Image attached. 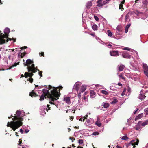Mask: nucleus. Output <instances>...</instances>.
I'll return each instance as SVG.
<instances>
[{
    "label": "nucleus",
    "mask_w": 148,
    "mask_h": 148,
    "mask_svg": "<svg viewBox=\"0 0 148 148\" xmlns=\"http://www.w3.org/2000/svg\"><path fill=\"white\" fill-rule=\"evenodd\" d=\"M136 129L137 130H140V127H137L136 128Z\"/></svg>",
    "instance_id": "nucleus-48"
},
{
    "label": "nucleus",
    "mask_w": 148,
    "mask_h": 148,
    "mask_svg": "<svg viewBox=\"0 0 148 148\" xmlns=\"http://www.w3.org/2000/svg\"><path fill=\"white\" fill-rule=\"evenodd\" d=\"M25 54V53H21L20 56H21V58H22V57H23L24 56V55Z\"/></svg>",
    "instance_id": "nucleus-44"
},
{
    "label": "nucleus",
    "mask_w": 148,
    "mask_h": 148,
    "mask_svg": "<svg viewBox=\"0 0 148 148\" xmlns=\"http://www.w3.org/2000/svg\"><path fill=\"white\" fill-rule=\"evenodd\" d=\"M88 117L87 114L84 117L85 119H86L87 117Z\"/></svg>",
    "instance_id": "nucleus-63"
},
{
    "label": "nucleus",
    "mask_w": 148,
    "mask_h": 148,
    "mask_svg": "<svg viewBox=\"0 0 148 148\" xmlns=\"http://www.w3.org/2000/svg\"><path fill=\"white\" fill-rule=\"evenodd\" d=\"M92 3L91 1H88L86 5L87 8H89L92 6Z\"/></svg>",
    "instance_id": "nucleus-16"
},
{
    "label": "nucleus",
    "mask_w": 148,
    "mask_h": 148,
    "mask_svg": "<svg viewBox=\"0 0 148 148\" xmlns=\"http://www.w3.org/2000/svg\"><path fill=\"white\" fill-rule=\"evenodd\" d=\"M97 3L98 4L97 5L98 6L101 7L103 5V4L101 3V2Z\"/></svg>",
    "instance_id": "nucleus-34"
},
{
    "label": "nucleus",
    "mask_w": 148,
    "mask_h": 148,
    "mask_svg": "<svg viewBox=\"0 0 148 148\" xmlns=\"http://www.w3.org/2000/svg\"><path fill=\"white\" fill-rule=\"evenodd\" d=\"M29 130H25V131L26 133H27L29 132Z\"/></svg>",
    "instance_id": "nucleus-59"
},
{
    "label": "nucleus",
    "mask_w": 148,
    "mask_h": 148,
    "mask_svg": "<svg viewBox=\"0 0 148 148\" xmlns=\"http://www.w3.org/2000/svg\"><path fill=\"white\" fill-rule=\"evenodd\" d=\"M35 95V93L34 92H32L30 93L29 95L32 97L34 96Z\"/></svg>",
    "instance_id": "nucleus-40"
},
{
    "label": "nucleus",
    "mask_w": 148,
    "mask_h": 148,
    "mask_svg": "<svg viewBox=\"0 0 148 148\" xmlns=\"http://www.w3.org/2000/svg\"><path fill=\"white\" fill-rule=\"evenodd\" d=\"M84 119H84V117H83L81 118L79 120L81 121H84Z\"/></svg>",
    "instance_id": "nucleus-45"
},
{
    "label": "nucleus",
    "mask_w": 148,
    "mask_h": 148,
    "mask_svg": "<svg viewBox=\"0 0 148 148\" xmlns=\"http://www.w3.org/2000/svg\"><path fill=\"white\" fill-rule=\"evenodd\" d=\"M128 139V137L126 136H124L122 137L121 138L122 140H127Z\"/></svg>",
    "instance_id": "nucleus-27"
},
{
    "label": "nucleus",
    "mask_w": 148,
    "mask_h": 148,
    "mask_svg": "<svg viewBox=\"0 0 148 148\" xmlns=\"http://www.w3.org/2000/svg\"><path fill=\"white\" fill-rule=\"evenodd\" d=\"M92 28L94 30H96L97 29V26L96 25H94L92 26Z\"/></svg>",
    "instance_id": "nucleus-25"
},
{
    "label": "nucleus",
    "mask_w": 148,
    "mask_h": 148,
    "mask_svg": "<svg viewBox=\"0 0 148 148\" xmlns=\"http://www.w3.org/2000/svg\"><path fill=\"white\" fill-rule=\"evenodd\" d=\"M42 71H39V74L40 76L42 77Z\"/></svg>",
    "instance_id": "nucleus-47"
},
{
    "label": "nucleus",
    "mask_w": 148,
    "mask_h": 148,
    "mask_svg": "<svg viewBox=\"0 0 148 148\" xmlns=\"http://www.w3.org/2000/svg\"><path fill=\"white\" fill-rule=\"evenodd\" d=\"M86 85H82L81 87V92H84L86 89Z\"/></svg>",
    "instance_id": "nucleus-17"
},
{
    "label": "nucleus",
    "mask_w": 148,
    "mask_h": 148,
    "mask_svg": "<svg viewBox=\"0 0 148 148\" xmlns=\"http://www.w3.org/2000/svg\"><path fill=\"white\" fill-rule=\"evenodd\" d=\"M130 24H128L127 25L125 28L128 29L130 27Z\"/></svg>",
    "instance_id": "nucleus-46"
},
{
    "label": "nucleus",
    "mask_w": 148,
    "mask_h": 148,
    "mask_svg": "<svg viewBox=\"0 0 148 148\" xmlns=\"http://www.w3.org/2000/svg\"><path fill=\"white\" fill-rule=\"evenodd\" d=\"M129 18V14H126L125 16V20L126 21H128V20Z\"/></svg>",
    "instance_id": "nucleus-31"
},
{
    "label": "nucleus",
    "mask_w": 148,
    "mask_h": 148,
    "mask_svg": "<svg viewBox=\"0 0 148 148\" xmlns=\"http://www.w3.org/2000/svg\"><path fill=\"white\" fill-rule=\"evenodd\" d=\"M125 0H123V1L121 2V3L122 4H124V3H125Z\"/></svg>",
    "instance_id": "nucleus-54"
},
{
    "label": "nucleus",
    "mask_w": 148,
    "mask_h": 148,
    "mask_svg": "<svg viewBox=\"0 0 148 148\" xmlns=\"http://www.w3.org/2000/svg\"><path fill=\"white\" fill-rule=\"evenodd\" d=\"M20 132L22 134H23V130L21 129L19 130Z\"/></svg>",
    "instance_id": "nucleus-51"
},
{
    "label": "nucleus",
    "mask_w": 148,
    "mask_h": 148,
    "mask_svg": "<svg viewBox=\"0 0 148 148\" xmlns=\"http://www.w3.org/2000/svg\"><path fill=\"white\" fill-rule=\"evenodd\" d=\"M21 140V139H20L19 140V145H20L22 143V141Z\"/></svg>",
    "instance_id": "nucleus-52"
},
{
    "label": "nucleus",
    "mask_w": 148,
    "mask_h": 148,
    "mask_svg": "<svg viewBox=\"0 0 148 148\" xmlns=\"http://www.w3.org/2000/svg\"><path fill=\"white\" fill-rule=\"evenodd\" d=\"M44 53L43 52H41L40 53V54H41V55H40V56H44Z\"/></svg>",
    "instance_id": "nucleus-53"
},
{
    "label": "nucleus",
    "mask_w": 148,
    "mask_h": 148,
    "mask_svg": "<svg viewBox=\"0 0 148 148\" xmlns=\"http://www.w3.org/2000/svg\"><path fill=\"white\" fill-rule=\"evenodd\" d=\"M27 47H26V46H24V47H22V49H26V48H27Z\"/></svg>",
    "instance_id": "nucleus-57"
},
{
    "label": "nucleus",
    "mask_w": 148,
    "mask_h": 148,
    "mask_svg": "<svg viewBox=\"0 0 148 148\" xmlns=\"http://www.w3.org/2000/svg\"><path fill=\"white\" fill-rule=\"evenodd\" d=\"M28 71L29 73H35L37 70V69H36L34 67V64H32L31 66H28L27 67Z\"/></svg>",
    "instance_id": "nucleus-7"
},
{
    "label": "nucleus",
    "mask_w": 148,
    "mask_h": 148,
    "mask_svg": "<svg viewBox=\"0 0 148 148\" xmlns=\"http://www.w3.org/2000/svg\"><path fill=\"white\" fill-rule=\"evenodd\" d=\"M90 97L91 98H93L96 96V93L93 90H90Z\"/></svg>",
    "instance_id": "nucleus-15"
},
{
    "label": "nucleus",
    "mask_w": 148,
    "mask_h": 148,
    "mask_svg": "<svg viewBox=\"0 0 148 148\" xmlns=\"http://www.w3.org/2000/svg\"><path fill=\"white\" fill-rule=\"evenodd\" d=\"M116 147L117 148H122L121 147H120L119 146L117 145L116 146Z\"/></svg>",
    "instance_id": "nucleus-62"
},
{
    "label": "nucleus",
    "mask_w": 148,
    "mask_h": 148,
    "mask_svg": "<svg viewBox=\"0 0 148 148\" xmlns=\"http://www.w3.org/2000/svg\"><path fill=\"white\" fill-rule=\"evenodd\" d=\"M98 134H99V133L97 132H94L92 134V135L95 136L98 135Z\"/></svg>",
    "instance_id": "nucleus-38"
},
{
    "label": "nucleus",
    "mask_w": 148,
    "mask_h": 148,
    "mask_svg": "<svg viewBox=\"0 0 148 148\" xmlns=\"http://www.w3.org/2000/svg\"><path fill=\"white\" fill-rule=\"evenodd\" d=\"M148 124V120H146L144 122L142 123L141 125L143 126H145V125Z\"/></svg>",
    "instance_id": "nucleus-23"
},
{
    "label": "nucleus",
    "mask_w": 148,
    "mask_h": 148,
    "mask_svg": "<svg viewBox=\"0 0 148 148\" xmlns=\"http://www.w3.org/2000/svg\"><path fill=\"white\" fill-rule=\"evenodd\" d=\"M143 67L145 75L148 78V66L145 63H143Z\"/></svg>",
    "instance_id": "nucleus-8"
},
{
    "label": "nucleus",
    "mask_w": 148,
    "mask_h": 148,
    "mask_svg": "<svg viewBox=\"0 0 148 148\" xmlns=\"http://www.w3.org/2000/svg\"><path fill=\"white\" fill-rule=\"evenodd\" d=\"M50 108L48 104H47V106H42L40 108V115L43 116H45L46 114L45 111H47L48 110L50 109Z\"/></svg>",
    "instance_id": "nucleus-6"
},
{
    "label": "nucleus",
    "mask_w": 148,
    "mask_h": 148,
    "mask_svg": "<svg viewBox=\"0 0 148 148\" xmlns=\"http://www.w3.org/2000/svg\"><path fill=\"white\" fill-rule=\"evenodd\" d=\"M50 88L49 91L47 89H44L42 90L43 94L40 96V98L39 99L40 101H42L44 100V98L46 96L49 99V103L51 104H54V102L56 101L58 98V97L60 95V93L58 92L57 89L58 87H53L52 88V90H50L51 89V86H49Z\"/></svg>",
    "instance_id": "nucleus-1"
},
{
    "label": "nucleus",
    "mask_w": 148,
    "mask_h": 148,
    "mask_svg": "<svg viewBox=\"0 0 148 148\" xmlns=\"http://www.w3.org/2000/svg\"><path fill=\"white\" fill-rule=\"evenodd\" d=\"M101 92L102 94H105V95H107L108 94V92L107 91L105 90H101Z\"/></svg>",
    "instance_id": "nucleus-28"
},
{
    "label": "nucleus",
    "mask_w": 148,
    "mask_h": 148,
    "mask_svg": "<svg viewBox=\"0 0 148 148\" xmlns=\"http://www.w3.org/2000/svg\"><path fill=\"white\" fill-rule=\"evenodd\" d=\"M33 74L31 73H27L25 72V76H24L23 74H22L21 75V77H25L27 79V80H29L30 82L32 83L33 81V79L32 78H31V77L33 76Z\"/></svg>",
    "instance_id": "nucleus-5"
},
{
    "label": "nucleus",
    "mask_w": 148,
    "mask_h": 148,
    "mask_svg": "<svg viewBox=\"0 0 148 148\" xmlns=\"http://www.w3.org/2000/svg\"><path fill=\"white\" fill-rule=\"evenodd\" d=\"M64 101L68 104H69L71 103L70 97L64 96Z\"/></svg>",
    "instance_id": "nucleus-11"
},
{
    "label": "nucleus",
    "mask_w": 148,
    "mask_h": 148,
    "mask_svg": "<svg viewBox=\"0 0 148 148\" xmlns=\"http://www.w3.org/2000/svg\"><path fill=\"white\" fill-rule=\"evenodd\" d=\"M78 143L79 144H82L83 143V141L82 139H80L78 141Z\"/></svg>",
    "instance_id": "nucleus-37"
},
{
    "label": "nucleus",
    "mask_w": 148,
    "mask_h": 148,
    "mask_svg": "<svg viewBox=\"0 0 148 148\" xmlns=\"http://www.w3.org/2000/svg\"><path fill=\"white\" fill-rule=\"evenodd\" d=\"M81 84V83L80 82H77L75 83L74 86V89H75L77 92H78Z\"/></svg>",
    "instance_id": "nucleus-9"
},
{
    "label": "nucleus",
    "mask_w": 148,
    "mask_h": 148,
    "mask_svg": "<svg viewBox=\"0 0 148 148\" xmlns=\"http://www.w3.org/2000/svg\"><path fill=\"white\" fill-rule=\"evenodd\" d=\"M10 32V30L9 28H6L4 30V33L5 35L1 33L0 34V44H2L4 43L6 41L8 42V40H13L14 42H15V40L14 39H11L8 38V34Z\"/></svg>",
    "instance_id": "nucleus-3"
},
{
    "label": "nucleus",
    "mask_w": 148,
    "mask_h": 148,
    "mask_svg": "<svg viewBox=\"0 0 148 148\" xmlns=\"http://www.w3.org/2000/svg\"><path fill=\"white\" fill-rule=\"evenodd\" d=\"M118 85L120 86H122V84L120 83H118Z\"/></svg>",
    "instance_id": "nucleus-60"
},
{
    "label": "nucleus",
    "mask_w": 148,
    "mask_h": 148,
    "mask_svg": "<svg viewBox=\"0 0 148 148\" xmlns=\"http://www.w3.org/2000/svg\"><path fill=\"white\" fill-rule=\"evenodd\" d=\"M91 121H93L92 119L91 118H90V119H87L86 121L88 123H90V122Z\"/></svg>",
    "instance_id": "nucleus-41"
},
{
    "label": "nucleus",
    "mask_w": 148,
    "mask_h": 148,
    "mask_svg": "<svg viewBox=\"0 0 148 148\" xmlns=\"http://www.w3.org/2000/svg\"><path fill=\"white\" fill-rule=\"evenodd\" d=\"M139 143V140L137 139H135L133 140L130 141L129 143L126 144L125 145L127 147L131 148L133 146V148H135V145H138Z\"/></svg>",
    "instance_id": "nucleus-4"
},
{
    "label": "nucleus",
    "mask_w": 148,
    "mask_h": 148,
    "mask_svg": "<svg viewBox=\"0 0 148 148\" xmlns=\"http://www.w3.org/2000/svg\"><path fill=\"white\" fill-rule=\"evenodd\" d=\"M109 104L106 102H103L102 105V106H103V107L105 108H108V107H109Z\"/></svg>",
    "instance_id": "nucleus-20"
},
{
    "label": "nucleus",
    "mask_w": 148,
    "mask_h": 148,
    "mask_svg": "<svg viewBox=\"0 0 148 148\" xmlns=\"http://www.w3.org/2000/svg\"><path fill=\"white\" fill-rule=\"evenodd\" d=\"M116 29L119 32H120L121 31V27L120 26H118L116 28Z\"/></svg>",
    "instance_id": "nucleus-33"
},
{
    "label": "nucleus",
    "mask_w": 148,
    "mask_h": 148,
    "mask_svg": "<svg viewBox=\"0 0 148 148\" xmlns=\"http://www.w3.org/2000/svg\"><path fill=\"white\" fill-rule=\"evenodd\" d=\"M119 78H122L123 80L125 79V78L122 75H119Z\"/></svg>",
    "instance_id": "nucleus-39"
},
{
    "label": "nucleus",
    "mask_w": 148,
    "mask_h": 148,
    "mask_svg": "<svg viewBox=\"0 0 148 148\" xmlns=\"http://www.w3.org/2000/svg\"><path fill=\"white\" fill-rule=\"evenodd\" d=\"M108 46L110 48L112 46V45L110 44H109L108 45Z\"/></svg>",
    "instance_id": "nucleus-61"
},
{
    "label": "nucleus",
    "mask_w": 148,
    "mask_h": 148,
    "mask_svg": "<svg viewBox=\"0 0 148 148\" xmlns=\"http://www.w3.org/2000/svg\"><path fill=\"white\" fill-rule=\"evenodd\" d=\"M95 124L99 127H100L101 125L100 121H96L95 122Z\"/></svg>",
    "instance_id": "nucleus-29"
},
{
    "label": "nucleus",
    "mask_w": 148,
    "mask_h": 148,
    "mask_svg": "<svg viewBox=\"0 0 148 148\" xmlns=\"http://www.w3.org/2000/svg\"><path fill=\"white\" fill-rule=\"evenodd\" d=\"M126 91V89H124L123 90V92H122V94H121V95H122V96H123L125 95V93Z\"/></svg>",
    "instance_id": "nucleus-35"
},
{
    "label": "nucleus",
    "mask_w": 148,
    "mask_h": 148,
    "mask_svg": "<svg viewBox=\"0 0 148 148\" xmlns=\"http://www.w3.org/2000/svg\"><path fill=\"white\" fill-rule=\"evenodd\" d=\"M88 101V99L85 97L84 96L83 98V100L82 102H81L79 100H78V103L79 105H81L82 104H85Z\"/></svg>",
    "instance_id": "nucleus-13"
},
{
    "label": "nucleus",
    "mask_w": 148,
    "mask_h": 148,
    "mask_svg": "<svg viewBox=\"0 0 148 148\" xmlns=\"http://www.w3.org/2000/svg\"><path fill=\"white\" fill-rule=\"evenodd\" d=\"M107 33L108 35L109 36L111 37L112 36V34L111 32V31L109 30H107Z\"/></svg>",
    "instance_id": "nucleus-24"
},
{
    "label": "nucleus",
    "mask_w": 148,
    "mask_h": 148,
    "mask_svg": "<svg viewBox=\"0 0 148 148\" xmlns=\"http://www.w3.org/2000/svg\"><path fill=\"white\" fill-rule=\"evenodd\" d=\"M122 55V57L125 58H133V57L132 56L127 53H123Z\"/></svg>",
    "instance_id": "nucleus-12"
},
{
    "label": "nucleus",
    "mask_w": 148,
    "mask_h": 148,
    "mask_svg": "<svg viewBox=\"0 0 148 148\" xmlns=\"http://www.w3.org/2000/svg\"><path fill=\"white\" fill-rule=\"evenodd\" d=\"M32 61L30 59H27L26 61V64L28 66L32 64Z\"/></svg>",
    "instance_id": "nucleus-21"
},
{
    "label": "nucleus",
    "mask_w": 148,
    "mask_h": 148,
    "mask_svg": "<svg viewBox=\"0 0 148 148\" xmlns=\"http://www.w3.org/2000/svg\"><path fill=\"white\" fill-rule=\"evenodd\" d=\"M110 0H106L103 2L102 4L103 5H106L109 3Z\"/></svg>",
    "instance_id": "nucleus-26"
},
{
    "label": "nucleus",
    "mask_w": 148,
    "mask_h": 148,
    "mask_svg": "<svg viewBox=\"0 0 148 148\" xmlns=\"http://www.w3.org/2000/svg\"><path fill=\"white\" fill-rule=\"evenodd\" d=\"M124 66L123 65H119L118 66V70L119 71H121L123 70L124 68Z\"/></svg>",
    "instance_id": "nucleus-18"
},
{
    "label": "nucleus",
    "mask_w": 148,
    "mask_h": 148,
    "mask_svg": "<svg viewBox=\"0 0 148 148\" xmlns=\"http://www.w3.org/2000/svg\"><path fill=\"white\" fill-rule=\"evenodd\" d=\"M70 139H71L72 140V141L73 142V141L74 140H75V139L73 138H72V137H70Z\"/></svg>",
    "instance_id": "nucleus-56"
},
{
    "label": "nucleus",
    "mask_w": 148,
    "mask_h": 148,
    "mask_svg": "<svg viewBox=\"0 0 148 148\" xmlns=\"http://www.w3.org/2000/svg\"><path fill=\"white\" fill-rule=\"evenodd\" d=\"M118 101L116 99H114L113 101H112L111 103V104H114L115 103L117 102Z\"/></svg>",
    "instance_id": "nucleus-30"
},
{
    "label": "nucleus",
    "mask_w": 148,
    "mask_h": 148,
    "mask_svg": "<svg viewBox=\"0 0 148 148\" xmlns=\"http://www.w3.org/2000/svg\"><path fill=\"white\" fill-rule=\"evenodd\" d=\"M142 90H141L140 92V94L138 97V98L140 100H143L145 99L146 96H145L144 95L142 94Z\"/></svg>",
    "instance_id": "nucleus-14"
},
{
    "label": "nucleus",
    "mask_w": 148,
    "mask_h": 148,
    "mask_svg": "<svg viewBox=\"0 0 148 148\" xmlns=\"http://www.w3.org/2000/svg\"><path fill=\"white\" fill-rule=\"evenodd\" d=\"M128 29L125 28V32L126 33H127V32H128Z\"/></svg>",
    "instance_id": "nucleus-55"
},
{
    "label": "nucleus",
    "mask_w": 148,
    "mask_h": 148,
    "mask_svg": "<svg viewBox=\"0 0 148 148\" xmlns=\"http://www.w3.org/2000/svg\"><path fill=\"white\" fill-rule=\"evenodd\" d=\"M78 97H81V93H80V92H79V93L78 94Z\"/></svg>",
    "instance_id": "nucleus-64"
},
{
    "label": "nucleus",
    "mask_w": 148,
    "mask_h": 148,
    "mask_svg": "<svg viewBox=\"0 0 148 148\" xmlns=\"http://www.w3.org/2000/svg\"><path fill=\"white\" fill-rule=\"evenodd\" d=\"M122 49L124 50H128V51H129L130 50V48L127 47H125L124 48H123Z\"/></svg>",
    "instance_id": "nucleus-36"
},
{
    "label": "nucleus",
    "mask_w": 148,
    "mask_h": 148,
    "mask_svg": "<svg viewBox=\"0 0 148 148\" xmlns=\"http://www.w3.org/2000/svg\"><path fill=\"white\" fill-rule=\"evenodd\" d=\"M25 114V112L23 110H17L13 118H12V120H13L10 122H8L7 126L10 127L14 131H15L18 128L21 126L23 123L22 121L23 120V117Z\"/></svg>",
    "instance_id": "nucleus-2"
},
{
    "label": "nucleus",
    "mask_w": 148,
    "mask_h": 148,
    "mask_svg": "<svg viewBox=\"0 0 148 148\" xmlns=\"http://www.w3.org/2000/svg\"><path fill=\"white\" fill-rule=\"evenodd\" d=\"M138 110V109H137V110H136L135 112H134V114H135L136 112Z\"/></svg>",
    "instance_id": "nucleus-58"
},
{
    "label": "nucleus",
    "mask_w": 148,
    "mask_h": 148,
    "mask_svg": "<svg viewBox=\"0 0 148 148\" xmlns=\"http://www.w3.org/2000/svg\"><path fill=\"white\" fill-rule=\"evenodd\" d=\"M143 116V114L141 113L138 115L135 118V120L136 121L140 119Z\"/></svg>",
    "instance_id": "nucleus-19"
},
{
    "label": "nucleus",
    "mask_w": 148,
    "mask_h": 148,
    "mask_svg": "<svg viewBox=\"0 0 148 148\" xmlns=\"http://www.w3.org/2000/svg\"><path fill=\"white\" fill-rule=\"evenodd\" d=\"M144 111L146 115H148V108L145 109L144 110Z\"/></svg>",
    "instance_id": "nucleus-32"
},
{
    "label": "nucleus",
    "mask_w": 148,
    "mask_h": 148,
    "mask_svg": "<svg viewBox=\"0 0 148 148\" xmlns=\"http://www.w3.org/2000/svg\"><path fill=\"white\" fill-rule=\"evenodd\" d=\"M110 54L111 56H118L119 55V52L117 51H110Z\"/></svg>",
    "instance_id": "nucleus-10"
},
{
    "label": "nucleus",
    "mask_w": 148,
    "mask_h": 148,
    "mask_svg": "<svg viewBox=\"0 0 148 148\" xmlns=\"http://www.w3.org/2000/svg\"><path fill=\"white\" fill-rule=\"evenodd\" d=\"M122 7H123V4L121 3H120V6L119 8V9H121V8Z\"/></svg>",
    "instance_id": "nucleus-50"
},
{
    "label": "nucleus",
    "mask_w": 148,
    "mask_h": 148,
    "mask_svg": "<svg viewBox=\"0 0 148 148\" xmlns=\"http://www.w3.org/2000/svg\"><path fill=\"white\" fill-rule=\"evenodd\" d=\"M97 121H100V118L98 116L97 117Z\"/></svg>",
    "instance_id": "nucleus-49"
},
{
    "label": "nucleus",
    "mask_w": 148,
    "mask_h": 148,
    "mask_svg": "<svg viewBox=\"0 0 148 148\" xmlns=\"http://www.w3.org/2000/svg\"><path fill=\"white\" fill-rule=\"evenodd\" d=\"M19 63V62H18L17 63H15L13 65H12L9 68L7 69H6V70H8L9 69H11L13 67L16 66V65L18 64Z\"/></svg>",
    "instance_id": "nucleus-22"
},
{
    "label": "nucleus",
    "mask_w": 148,
    "mask_h": 148,
    "mask_svg": "<svg viewBox=\"0 0 148 148\" xmlns=\"http://www.w3.org/2000/svg\"><path fill=\"white\" fill-rule=\"evenodd\" d=\"M94 18L97 21H98L99 20V18L96 16H94Z\"/></svg>",
    "instance_id": "nucleus-42"
},
{
    "label": "nucleus",
    "mask_w": 148,
    "mask_h": 148,
    "mask_svg": "<svg viewBox=\"0 0 148 148\" xmlns=\"http://www.w3.org/2000/svg\"><path fill=\"white\" fill-rule=\"evenodd\" d=\"M127 91L129 92L130 93L131 92V88L129 86L127 87Z\"/></svg>",
    "instance_id": "nucleus-43"
}]
</instances>
